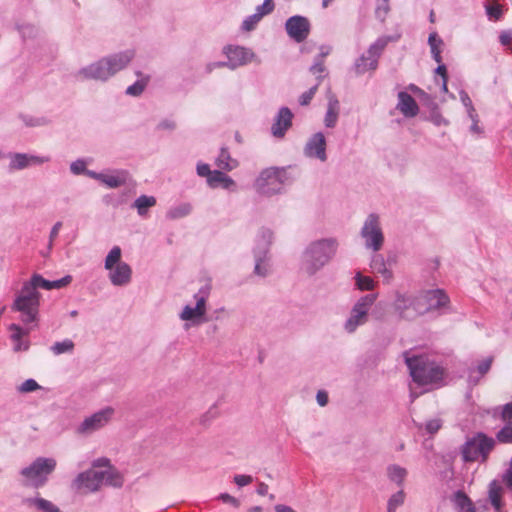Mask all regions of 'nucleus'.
Segmentation results:
<instances>
[{
    "instance_id": "48",
    "label": "nucleus",
    "mask_w": 512,
    "mask_h": 512,
    "mask_svg": "<svg viewBox=\"0 0 512 512\" xmlns=\"http://www.w3.org/2000/svg\"><path fill=\"white\" fill-rule=\"evenodd\" d=\"M20 118L23 121V123L28 127H40L48 125L50 123V120L47 117L21 115Z\"/></svg>"
},
{
    "instance_id": "20",
    "label": "nucleus",
    "mask_w": 512,
    "mask_h": 512,
    "mask_svg": "<svg viewBox=\"0 0 512 512\" xmlns=\"http://www.w3.org/2000/svg\"><path fill=\"white\" fill-rule=\"evenodd\" d=\"M50 161L48 156H36L25 153H15L10 156L9 167L12 170H22L30 166H37Z\"/></svg>"
},
{
    "instance_id": "31",
    "label": "nucleus",
    "mask_w": 512,
    "mask_h": 512,
    "mask_svg": "<svg viewBox=\"0 0 512 512\" xmlns=\"http://www.w3.org/2000/svg\"><path fill=\"white\" fill-rule=\"evenodd\" d=\"M136 75L139 76L140 79L137 80L134 84L128 86L126 89V94L133 97L140 96L144 92L145 88L147 87L150 81V76L143 75L139 71L136 72Z\"/></svg>"
},
{
    "instance_id": "19",
    "label": "nucleus",
    "mask_w": 512,
    "mask_h": 512,
    "mask_svg": "<svg viewBox=\"0 0 512 512\" xmlns=\"http://www.w3.org/2000/svg\"><path fill=\"white\" fill-rule=\"evenodd\" d=\"M421 308L423 315L434 311L448 304L449 298L442 290H430L420 294Z\"/></svg>"
},
{
    "instance_id": "14",
    "label": "nucleus",
    "mask_w": 512,
    "mask_h": 512,
    "mask_svg": "<svg viewBox=\"0 0 512 512\" xmlns=\"http://www.w3.org/2000/svg\"><path fill=\"white\" fill-rule=\"evenodd\" d=\"M393 307L401 319L413 320L418 316L423 315L419 295L407 296L401 293H396Z\"/></svg>"
},
{
    "instance_id": "32",
    "label": "nucleus",
    "mask_w": 512,
    "mask_h": 512,
    "mask_svg": "<svg viewBox=\"0 0 512 512\" xmlns=\"http://www.w3.org/2000/svg\"><path fill=\"white\" fill-rule=\"evenodd\" d=\"M387 476L391 482H394L398 486H402L407 476V470L396 464L389 465L387 467Z\"/></svg>"
},
{
    "instance_id": "9",
    "label": "nucleus",
    "mask_w": 512,
    "mask_h": 512,
    "mask_svg": "<svg viewBox=\"0 0 512 512\" xmlns=\"http://www.w3.org/2000/svg\"><path fill=\"white\" fill-rule=\"evenodd\" d=\"M210 294V285L206 284L201 287L199 291L194 295L196 304L194 307L190 305L184 306L182 312L179 314V318L185 321V328L188 329L190 326H198L205 321V315L207 312V298Z\"/></svg>"
},
{
    "instance_id": "22",
    "label": "nucleus",
    "mask_w": 512,
    "mask_h": 512,
    "mask_svg": "<svg viewBox=\"0 0 512 512\" xmlns=\"http://www.w3.org/2000/svg\"><path fill=\"white\" fill-rule=\"evenodd\" d=\"M35 327L25 326V328L21 327L19 324H11L8 329L11 332V340L14 342L13 350L15 352L26 351L29 348V342L24 341L23 337L27 336L32 329Z\"/></svg>"
},
{
    "instance_id": "21",
    "label": "nucleus",
    "mask_w": 512,
    "mask_h": 512,
    "mask_svg": "<svg viewBox=\"0 0 512 512\" xmlns=\"http://www.w3.org/2000/svg\"><path fill=\"white\" fill-rule=\"evenodd\" d=\"M293 114L287 107H282L275 119L274 124L271 127L273 136L281 138L285 135V132L289 129L292 124Z\"/></svg>"
},
{
    "instance_id": "54",
    "label": "nucleus",
    "mask_w": 512,
    "mask_h": 512,
    "mask_svg": "<svg viewBox=\"0 0 512 512\" xmlns=\"http://www.w3.org/2000/svg\"><path fill=\"white\" fill-rule=\"evenodd\" d=\"M318 85L319 83H317L316 85H314L313 87H311L308 91L304 92L300 98H299V102L301 105L305 106V105H308L310 103V101L312 100L313 96L315 95L317 89H318Z\"/></svg>"
},
{
    "instance_id": "11",
    "label": "nucleus",
    "mask_w": 512,
    "mask_h": 512,
    "mask_svg": "<svg viewBox=\"0 0 512 512\" xmlns=\"http://www.w3.org/2000/svg\"><path fill=\"white\" fill-rule=\"evenodd\" d=\"M114 414L115 409L111 406H106L90 416L85 417L76 427L75 432L80 436H90L107 426L112 420Z\"/></svg>"
},
{
    "instance_id": "51",
    "label": "nucleus",
    "mask_w": 512,
    "mask_h": 512,
    "mask_svg": "<svg viewBox=\"0 0 512 512\" xmlns=\"http://www.w3.org/2000/svg\"><path fill=\"white\" fill-rule=\"evenodd\" d=\"M486 13L490 19H499L502 15V8L498 4V2H491L490 4L485 6Z\"/></svg>"
},
{
    "instance_id": "62",
    "label": "nucleus",
    "mask_w": 512,
    "mask_h": 512,
    "mask_svg": "<svg viewBox=\"0 0 512 512\" xmlns=\"http://www.w3.org/2000/svg\"><path fill=\"white\" fill-rule=\"evenodd\" d=\"M157 128L159 130H174L176 128V123L173 121V120H169V119H165L163 121H161L158 125H157Z\"/></svg>"
},
{
    "instance_id": "56",
    "label": "nucleus",
    "mask_w": 512,
    "mask_h": 512,
    "mask_svg": "<svg viewBox=\"0 0 512 512\" xmlns=\"http://www.w3.org/2000/svg\"><path fill=\"white\" fill-rule=\"evenodd\" d=\"M234 483L239 487H244L253 482V477L250 475L238 474L233 478Z\"/></svg>"
},
{
    "instance_id": "4",
    "label": "nucleus",
    "mask_w": 512,
    "mask_h": 512,
    "mask_svg": "<svg viewBox=\"0 0 512 512\" xmlns=\"http://www.w3.org/2000/svg\"><path fill=\"white\" fill-rule=\"evenodd\" d=\"M405 362L413 381L419 385L437 384L444 377V370L425 356L405 354Z\"/></svg>"
},
{
    "instance_id": "8",
    "label": "nucleus",
    "mask_w": 512,
    "mask_h": 512,
    "mask_svg": "<svg viewBox=\"0 0 512 512\" xmlns=\"http://www.w3.org/2000/svg\"><path fill=\"white\" fill-rule=\"evenodd\" d=\"M121 249L114 246L105 259L104 267L109 271V279L114 286H125L131 281V267L121 262Z\"/></svg>"
},
{
    "instance_id": "3",
    "label": "nucleus",
    "mask_w": 512,
    "mask_h": 512,
    "mask_svg": "<svg viewBox=\"0 0 512 512\" xmlns=\"http://www.w3.org/2000/svg\"><path fill=\"white\" fill-rule=\"evenodd\" d=\"M41 294L32 290L30 286L23 283L20 290L15 293L14 300L10 306L11 311L19 314L18 319L25 326L37 327L39 321V307Z\"/></svg>"
},
{
    "instance_id": "53",
    "label": "nucleus",
    "mask_w": 512,
    "mask_h": 512,
    "mask_svg": "<svg viewBox=\"0 0 512 512\" xmlns=\"http://www.w3.org/2000/svg\"><path fill=\"white\" fill-rule=\"evenodd\" d=\"M441 427H442V420L439 418L431 419V420L427 421L425 424V430L429 434L437 433Z\"/></svg>"
},
{
    "instance_id": "7",
    "label": "nucleus",
    "mask_w": 512,
    "mask_h": 512,
    "mask_svg": "<svg viewBox=\"0 0 512 512\" xmlns=\"http://www.w3.org/2000/svg\"><path fill=\"white\" fill-rule=\"evenodd\" d=\"M56 460L53 458L39 457L29 466L23 468L20 472L23 485L26 487L40 488L48 480V476L55 470Z\"/></svg>"
},
{
    "instance_id": "61",
    "label": "nucleus",
    "mask_w": 512,
    "mask_h": 512,
    "mask_svg": "<svg viewBox=\"0 0 512 512\" xmlns=\"http://www.w3.org/2000/svg\"><path fill=\"white\" fill-rule=\"evenodd\" d=\"M20 32L24 38H27V37L31 38L36 35L37 31H36L35 27H33L31 25H25L20 28Z\"/></svg>"
},
{
    "instance_id": "29",
    "label": "nucleus",
    "mask_w": 512,
    "mask_h": 512,
    "mask_svg": "<svg viewBox=\"0 0 512 512\" xmlns=\"http://www.w3.org/2000/svg\"><path fill=\"white\" fill-rule=\"evenodd\" d=\"M207 182L212 188L222 186L225 189H231L235 187L234 180L219 170L213 171L210 177L207 179Z\"/></svg>"
},
{
    "instance_id": "45",
    "label": "nucleus",
    "mask_w": 512,
    "mask_h": 512,
    "mask_svg": "<svg viewBox=\"0 0 512 512\" xmlns=\"http://www.w3.org/2000/svg\"><path fill=\"white\" fill-rule=\"evenodd\" d=\"M390 38L388 37H381L376 40L375 43H373L369 49H368V55L370 57L376 58L378 61V57L380 56L381 52L384 50L386 45L388 44Z\"/></svg>"
},
{
    "instance_id": "57",
    "label": "nucleus",
    "mask_w": 512,
    "mask_h": 512,
    "mask_svg": "<svg viewBox=\"0 0 512 512\" xmlns=\"http://www.w3.org/2000/svg\"><path fill=\"white\" fill-rule=\"evenodd\" d=\"M70 169L73 174L79 175L85 171L86 164L82 160H77L71 164Z\"/></svg>"
},
{
    "instance_id": "1",
    "label": "nucleus",
    "mask_w": 512,
    "mask_h": 512,
    "mask_svg": "<svg viewBox=\"0 0 512 512\" xmlns=\"http://www.w3.org/2000/svg\"><path fill=\"white\" fill-rule=\"evenodd\" d=\"M135 57L133 49L110 54L79 69L75 77L79 80H95L106 82L124 70Z\"/></svg>"
},
{
    "instance_id": "59",
    "label": "nucleus",
    "mask_w": 512,
    "mask_h": 512,
    "mask_svg": "<svg viewBox=\"0 0 512 512\" xmlns=\"http://www.w3.org/2000/svg\"><path fill=\"white\" fill-rule=\"evenodd\" d=\"M72 281V277L67 275L59 280L52 281L53 289H60L67 286Z\"/></svg>"
},
{
    "instance_id": "27",
    "label": "nucleus",
    "mask_w": 512,
    "mask_h": 512,
    "mask_svg": "<svg viewBox=\"0 0 512 512\" xmlns=\"http://www.w3.org/2000/svg\"><path fill=\"white\" fill-rule=\"evenodd\" d=\"M23 503L27 507L35 508L38 512H61L54 503L41 497L25 498Z\"/></svg>"
},
{
    "instance_id": "42",
    "label": "nucleus",
    "mask_w": 512,
    "mask_h": 512,
    "mask_svg": "<svg viewBox=\"0 0 512 512\" xmlns=\"http://www.w3.org/2000/svg\"><path fill=\"white\" fill-rule=\"evenodd\" d=\"M219 416V410L217 405H211L203 414L200 415L198 421L199 424L207 427Z\"/></svg>"
},
{
    "instance_id": "60",
    "label": "nucleus",
    "mask_w": 512,
    "mask_h": 512,
    "mask_svg": "<svg viewBox=\"0 0 512 512\" xmlns=\"http://www.w3.org/2000/svg\"><path fill=\"white\" fill-rule=\"evenodd\" d=\"M62 227V222L61 221H58L56 222L51 231H50V235H49V247L52 246L53 244V241L55 240V238L58 236V233H59V230L61 229Z\"/></svg>"
},
{
    "instance_id": "36",
    "label": "nucleus",
    "mask_w": 512,
    "mask_h": 512,
    "mask_svg": "<svg viewBox=\"0 0 512 512\" xmlns=\"http://www.w3.org/2000/svg\"><path fill=\"white\" fill-rule=\"evenodd\" d=\"M370 266L374 271L382 274L385 279L390 280L392 278V272L386 268L385 259L382 255H374L371 259Z\"/></svg>"
},
{
    "instance_id": "18",
    "label": "nucleus",
    "mask_w": 512,
    "mask_h": 512,
    "mask_svg": "<svg viewBox=\"0 0 512 512\" xmlns=\"http://www.w3.org/2000/svg\"><path fill=\"white\" fill-rule=\"evenodd\" d=\"M285 28L289 37L300 43L308 37L310 24L305 17L297 15L290 17L286 21Z\"/></svg>"
},
{
    "instance_id": "10",
    "label": "nucleus",
    "mask_w": 512,
    "mask_h": 512,
    "mask_svg": "<svg viewBox=\"0 0 512 512\" xmlns=\"http://www.w3.org/2000/svg\"><path fill=\"white\" fill-rule=\"evenodd\" d=\"M360 235L367 249H371L374 252L381 250L384 244V234L378 214L371 213L366 217Z\"/></svg>"
},
{
    "instance_id": "6",
    "label": "nucleus",
    "mask_w": 512,
    "mask_h": 512,
    "mask_svg": "<svg viewBox=\"0 0 512 512\" xmlns=\"http://www.w3.org/2000/svg\"><path fill=\"white\" fill-rule=\"evenodd\" d=\"M495 443L494 438L482 432H478L474 436L467 438L462 445V458L465 462H475L479 460L485 462L490 452L494 449Z\"/></svg>"
},
{
    "instance_id": "37",
    "label": "nucleus",
    "mask_w": 512,
    "mask_h": 512,
    "mask_svg": "<svg viewBox=\"0 0 512 512\" xmlns=\"http://www.w3.org/2000/svg\"><path fill=\"white\" fill-rule=\"evenodd\" d=\"M377 67L376 58L362 55L355 63V69L358 74H363L368 70H375Z\"/></svg>"
},
{
    "instance_id": "28",
    "label": "nucleus",
    "mask_w": 512,
    "mask_h": 512,
    "mask_svg": "<svg viewBox=\"0 0 512 512\" xmlns=\"http://www.w3.org/2000/svg\"><path fill=\"white\" fill-rule=\"evenodd\" d=\"M101 475V485L106 484L112 487L120 488L123 485V476L120 472L112 467H108L105 470H99Z\"/></svg>"
},
{
    "instance_id": "33",
    "label": "nucleus",
    "mask_w": 512,
    "mask_h": 512,
    "mask_svg": "<svg viewBox=\"0 0 512 512\" xmlns=\"http://www.w3.org/2000/svg\"><path fill=\"white\" fill-rule=\"evenodd\" d=\"M502 487L496 482L492 481L489 485V500L497 512L502 508Z\"/></svg>"
},
{
    "instance_id": "5",
    "label": "nucleus",
    "mask_w": 512,
    "mask_h": 512,
    "mask_svg": "<svg viewBox=\"0 0 512 512\" xmlns=\"http://www.w3.org/2000/svg\"><path fill=\"white\" fill-rule=\"evenodd\" d=\"M287 180L288 176L285 168L269 167L259 173L253 187L258 194L271 197L282 192L283 185Z\"/></svg>"
},
{
    "instance_id": "17",
    "label": "nucleus",
    "mask_w": 512,
    "mask_h": 512,
    "mask_svg": "<svg viewBox=\"0 0 512 512\" xmlns=\"http://www.w3.org/2000/svg\"><path fill=\"white\" fill-rule=\"evenodd\" d=\"M303 152L308 158H314L321 162H325L327 160V153L324 134L321 132L313 134L306 142Z\"/></svg>"
},
{
    "instance_id": "49",
    "label": "nucleus",
    "mask_w": 512,
    "mask_h": 512,
    "mask_svg": "<svg viewBox=\"0 0 512 512\" xmlns=\"http://www.w3.org/2000/svg\"><path fill=\"white\" fill-rule=\"evenodd\" d=\"M356 284L360 290H372L374 288V281L371 277L363 276L360 273L356 275Z\"/></svg>"
},
{
    "instance_id": "12",
    "label": "nucleus",
    "mask_w": 512,
    "mask_h": 512,
    "mask_svg": "<svg viewBox=\"0 0 512 512\" xmlns=\"http://www.w3.org/2000/svg\"><path fill=\"white\" fill-rule=\"evenodd\" d=\"M377 298L376 294H368L361 297L352 307L350 316L344 324V329L348 333H353L356 329L366 323L368 312Z\"/></svg>"
},
{
    "instance_id": "40",
    "label": "nucleus",
    "mask_w": 512,
    "mask_h": 512,
    "mask_svg": "<svg viewBox=\"0 0 512 512\" xmlns=\"http://www.w3.org/2000/svg\"><path fill=\"white\" fill-rule=\"evenodd\" d=\"M75 344L71 339H64L63 341L55 342L51 347L50 351L58 356L65 353H72L74 350Z\"/></svg>"
},
{
    "instance_id": "41",
    "label": "nucleus",
    "mask_w": 512,
    "mask_h": 512,
    "mask_svg": "<svg viewBox=\"0 0 512 512\" xmlns=\"http://www.w3.org/2000/svg\"><path fill=\"white\" fill-rule=\"evenodd\" d=\"M24 283H26L28 286H30V288H32V290H34V291H38V288H43L45 290L53 289L52 281L44 279L39 274H34L30 278V280H27Z\"/></svg>"
},
{
    "instance_id": "50",
    "label": "nucleus",
    "mask_w": 512,
    "mask_h": 512,
    "mask_svg": "<svg viewBox=\"0 0 512 512\" xmlns=\"http://www.w3.org/2000/svg\"><path fill=\"white\" fill-rule=\"evenodd\" d=\"M459 96L462 104L467 110L468 117L475 118L476 110L473 106L472 100L470 99L469 95L464 90H462L460 91Z\"/></svg>"
},
{
    "instance_id": "35",
    "label": "nucleus",
    "mask_w": 512,
    "mask_h": 512,
    "mask_svg": "<svg viewBox=\"0 0 512 512\" xmlns=\"http://www.w3.org/2000/svg\"><path fill=\"white\" fill-rule=\"evenodd\" d=\"M192 211L190 203H181L170 208L166 214L167 218L175 220L188 216Z\"/></svg>"
},
{
    "instance_id": "63",
    "label": "nucleus",
    "mask_w": 512,
    "mask_h": 512,
    "mask_svg": "<svg viewBox=\"0 0 512 512\" xmlns=\"http://www.w3.org/2000/svg\"><path fill=\"white\" fill-rule=\"evenodd\" d=\"M213 171L210 170L209 165L207 164H198L197 165V174L201 177H210Z\"/></svg>"
},
{
    "instance_id": "23",
    "label": "nucleus",
    "mask_w": 512,
    "mask_h": 512,
    "mask_svg": "<svg viewBox=\"0 0 512 512\" xmlns=\"http://www.w3.org/2000/svg\"><path fill=\"white\" fill-rule=\"evenodd\" d=\"M274 9V2H263L258 6L253 15L248 16L242 24L244 31H252L263 16L269 14Z\"/></svg>"
},
{
    "instance_id": "58",
    "label": "nucleus",
    "mask_w": 512,
    "mask_h": 512,
    "mask_svg": "<svg viewBox=\"0 0 512 512\" xmlns=\"http://www.w3.org/2000/svg\"><path fill=\"white\" fill-rule=\"evenodd\" d=\"M219 499L224 502V503H228L234 507H239L240 506V502L238 499H236L235 497L231 496L230 494L228 493H222L219 495Z\"/></svg>"
},
{
    "instance_id": "52",
    "label": "nucleus",
    "mask_w": 512,
    "mask_h": 512,
    "mask_svg": "<svg viewBox=\"0 0 512 512\" xmlns=\"http://www.w3.org/2000/svg\"><path fill=\"white\" fill-rule=\"evenodd\" d=\"M40 388V385L34 379L25 380L18 388L21 393H28L36 391Z\"/></svg>"
},
{
    "instance_id": "43",
    "label": "nucleus",
    "mask_w": 512,
    "mask_h": 512,
    "mask_svg": "<svg viewBox=\"0 0 512 512\" xmlns=\"http://www.w3.org/2000/svg\"><path fill=\"white\" fill-rule=\"evenodd\" d=\"M493 357H487L482 360L476 368H471L469 371V378L473 380L474 374L478 373L480 377L484 376L491 368Z\"/></svg>"
},
{
    "instance_id": "34",
    "label": "nucleus",
    "mask_w": 512,
    "mask_h": 512,
    "mask_svg": "<svg viewBox=\"0 0 512 512\" xmlns=\"http://www.w3.org/2000/svg\"><path fill=\"white\" fill-rule=\"evenodd\" d=\"M156 204V198L153 196L141 195L133 203V207L137 209L140 216H144L150 207Z\"/></svg>"
},
{
    "instance_id": "13",
    "label": "nucleus",
    "mask_w": 512,
    "mask_h": 512,
    "mask_svg": "<svg viewBox=\"0 0 512 512\" xmlns=\"http://www.w3.org/2000/svg\"><path fill=\"white\" fill-rule=\"evenodd\" d=\"M101 487L100 471L91 468L77 474L70 484L71 490L81 495L96 493Z\"/></svg>"
},
{
    "instance_id": "15",
    "label": "nucleus",
    "mask_w": 512,
    "mask_h": 512,
    "mask_svg": "<svg viewBox=\"0 0 512 512\" xmlns=\"http://www.w3.org/2000/svg\"><path fill=\"white\" fill-rule=\"evenodd\" d=\"M258 246L254 251L256 264L254 273L258 276L265 277L269 273V265L266 262L268 247L272 241L273 233L269 229H261L258 234Z\"/></svg>"
},
{
    "instance_id": "47",
    "label": "nucleus",
    "mask_w": 512,
    "mask_h": 512,
    "mask_svg": "<svg viewBox=\"0 0 512 512\" xmlns=\"http://www.w3.org/2000/svg\"><path fill=\"white\" fill-rule=\"evenodd\" d=\"M506 425L501 428L497 434L496 439L505 444L512 443V421H504Z\"/></svg>"
},
{
    "instance_id": "30",
    "label": "nucleus",
    "mask_w": 512,
    "mask_h": 512,
    "mask_svg": "<svg viewBox=\"0 0 512 512\" xmlns=\"http://www.w3.org/2000/svg\"><path fill=\"white\" fill-rule=\"evenodd\" d=\"M453 502L457 512H475L473 503L462 491H457L454 494Z\"/></svg>"
},
{
    "instance_id": "39",
    "label": "nucleus",
    "mask_w": 512,
    "mask_h": 512,
    "mask_svg": "<svg viewBox=\"0 0 512 512\" xmlns=\"http://www.w3.org/2000/svg\"><path fill=\"white\" fill-rule=\"evenodd\" d=\"M428 43H429V46L431 49V54H432L433 59L437 63H441L442 62L441 46L443 45L442 39L439 38L435 32H433L429 35Z\"/></svg>"
},
{
    "instance_id": "26",
    "label": "nucleus",
    "mask_w": 512,
    "mask_h": 512,
    "mask_svg": "<svg viewBox=\"0 0 512 512\" xmlns=\"http://www.w3.org/2000/svg\"><path fill=\"white\" fill-rule=\"evenodd\" d=\"M328 107L325 115V125L329 128L335 126L339 115V101L331 91L327 93Z\"/></svg>"
},
{
    "instance_id": "44",
    "label": "nucleus",
    "mask_w": 512,
    "mask_h": 512,
    "mask_svg": "<svg viewBox=\"0 0 512 512\" xmlns=\"http://www.w3.org/2000/svg\"><path fill=\"white\" fill-rule=\"evenodd\" d=\"M405 501V493L399 490L390 496L387 503V512H396L397 508L402 506Z\"/></svg>"
},
{
    "instance_id": "16",
    "label": "nucleus",
    "mask_w": 512,
    "mask_h": 512,
    "mask_svg": "<svg viewBox=\"0 0 512 512\" xmlns=\"http://www.w3.org/2000/svg\"><path fill=\"white\" fill-rule=\"evenodd\" d=\"M224 53L226 54L228 61L219 62L217 66H227L230 69L243 66L251 62L254 57V53L251 50L241 46H227L224 48Z\"/></svg>"
},
{
    "instance_id": "55",
    "label": "nucleus",
    "mask_w": 512,
    "mask_h": 512,
    "mask_svg": "<svg viewBox=\"0 0 512 512\" xmlns=\"http://www.w3.org/2000/svg\"><path fill=\"white\" fill-rule=\"evenodd\" d=\"M310 71L314 75H317L318 80H321L324 77L323 73L325 72L323 61L321 59L316 60L315 63L311 66Z\"/></svg>"
},
{
    "instance_id": "46",
    "label": "nucleus",
    "mask_w": 512,
    "mask_h": 512,
    "mask_svg": "<svg viewBox=\"0 0 512 512\" xmlns=\"http://www.w3.org/2000/svg\"><path fill=\"white\" fill-rule=\"evenodd\" d=\"M390 38L388 37H381L376 40L375 43H373L369 49H368V55L370 57L376 58L378 61V57L380 56L381 52L384 50L386 45L388 44Z\"/></svg>"
},
{
    "instance_id": "38",
    "label": "nucleus",
    "mask_w": 512,
    "mask_h": 512,
    "mask_svg": "<svg viewBox=\"0 0 512 512\" xmlns=\"http://www.w3.org/2000/svg\"><path fill=\"white\" fill-rule=\"evenodd\" d=\"M216 165L223 170L231 171L237 167L238 163L230 157L229 152L225 148H222L216 159Z\"/></svg>"
},
{
    "instance_id": "24",
    "label": "nucleus",
    "mask_w": 512,
    "mask_h": 512,
    "mask_svg": "<svg viewBox=\"0 0 512 512\" xmlns=\"http://www.w3.org/2000/svg\"><path fill=\"white\" fill-rule=\"evenodd\" d=\"M397 109L405 117H414L418 114L419 111L418 105L414 98L404 91L398 93Z\"/></svg>"
},
{
    "instance_id": "2",
    "label": "nucleus",
    "mask_w": 512,
    "mask_h": 512,
    "mask_svg": "<svg viewBox=\"0 0 512 512\" xmlns=\"http://www.w3.org/2000/svg\"><path fill=\"white\" fill-rule=\"evenodd\" d=\"M338 243L334 238H324L311 242L303 251L301 269L313 276L324 268L335 256Z\"/></svg>"
},
{
    "instance_id": "64",
    "label": "nucleus",
    "mask_w": 512,
    "mask_h": 512,
    "mask_svg": "<svg viewBox=\"0 0 512 512\" xmlns=\"http://www.w3.org/2000/svg\"><path fill=\"white\" fill-rule=\"evenodd\" d=\"M503 481L505 482V484L512 488V458H511V461H510V467L509 469L506 471V473L503 475Z\"/></svg>"
},
{
    "instance_id": "25",
    "label": "nucleus",
    "mask_w": 512,
    "mask_h": 512,
    "mask_svg": "<svg viewBox=\"0 0 512 512\" xmlns=\"http://www.w3.org/2000/svg\"><path fill=\"white\" fill-rule=\"evenodd\" d=\"M93 176L109 188H117L126 183L129 174L125 170H119L112 174L93 173Z\"/></svg>"
}]
</instances>
